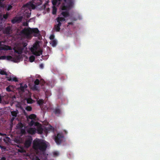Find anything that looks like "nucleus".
<instances>
[{
    "mask_svg": "<svg viewBox=\"0 0 160 160\" xmlns=\"http://www.w3.org/2000/svg\"><path fill=\"white\" fill-rule=\"evenodd\" d=\"M35 59V57L34 56L32 55L29 58V61L30 62H33Z\"/></svg>",
    "mask_w": 160,
    "mask_h": 160,
    "instance_id": "obj_24",
    "label": "nucleus"
},
{
    "mask_svg": "<svg viewBox=\"0 0 160 160\" xmlns=\"http://www.w3.org/2000/svg\"><path fill=\"white\" fill-rule=\"evenodd\" d=\"M50 39V40H53L54 38V35L52 34L49 37Z\"/></svg>",
    "mask_w": 160,
    "mask_h": 160,
    "instance_id": "obj_39",
    "label": "nucleus"
},
{
    "mask_svg": "<svg viewBox=\"0 0 160 160\" xmlns=\"http://www.w3.org/2000/svg\"><path fill=\"white\" fill-rule=\"evenodd\" d=\"M36 160H41L38 157H36Z\"/></svg>",
    "mask_w": 160,
    "mask_h": 160,
    "instance_id": "obj_52",
    "label": "nucleus"
},
{
    "mask_svg": "<svg viewBox=\"0 0 160 160\" xmlns=\"http://www.w3.org/2000/svg\"><path fill=\"white\" fill-rule=\"evenodd\" d=\"M18 147H19V148L20 147L19 145H18Z\"/></svg>",
    "mask_w": 160,
    "mask_h": 160,
    "instance_id": "obj_56",
    "label": "nucleus"
},
{
    "mask_svg": "<svg viewBox=\"0 0 160 160\" xmlns=\"http://www.w3.org/2000/svg\"><path fill=\"white\" fill-rule=\"evenodd\" d=\"M35 6L32 3V4H31L30 9L29 10L30 11H31V8H32V9H35Z\"/></svg>",
    "mask_w": 160,
    "mask_h": 160,
    "instance_id": "obj_31",
    "label": "nucleus"
},
{
    "mask_svg": "<svg viewBox=\"0 0 160 160\" xmlns=\"http://www.w3.org/2000/svg\"><path fill=\"white\" fill-rule=\"evenodd\" d=\"M21 133L22 134H25L26 133V131L25 128H22L20 129Z\"/></svg>",
    "mask_w": 160,
    "mask_h": 160,
    "instance_id": "obj_28",
    "label": "nucleus"
},
{
    "mask_svg": "<svg viewBox=\"0 0 160 160\" xmlns=\"http://www.w3.org/2000/svg\"><path fill=\"white\" fill-rule=\"evenodd\" d=\"M39 67L41 69H43V67H44V66H43V64H42V63L41 64L39 65Z\"/></svg>",
    "mask_w": 160,
    "mask_h": 160,
    "instance_id": "obj_43",
    "label": "nucleus"
},
{
    "mask_svg": "<svg viewBox=\"0 0 160 160\" xmlns=\"http://www.w3.org/2000/svg\"><path fill=\"white\" fill-rule=\"evenodd\" d=\"M32 89L34 90H38V88L36 85L34 84L33 87L32 88Z\"/></svg>",
    "mask_w": 160,
    "mask_h": 160,
    "instance_id": "obj_36",
    "label": "nucleus"
},
{
    "mask_svg": "<svg viewBox=\"0 0 160 160\" xmlns=\"http://www.w3.org/2000/svg\"><path fill=\"white\" fill-rule=\"evenodd\" d=\"M64 2L61 6V8L62 10H66V11H62L61 12V15L65 18L69 16V13L68 11L71 9L73 6L72 0H63Z\"/></svg>",
    "mask_w": 160,
    "mask_h": 160,
    "instance_id": "obj_2",
    "label": "nucleus"
},
{
    "mask_svg": "<svg viewBox=\"0 0 160 160\" xmlns=\"http://www.w3.org/2000/svg\"><path fill=\"white\" fill-rule=\"evenodd\" d=\"M16 106L17 107H18L19 108H20L21 109H23V108L21 106V105L20 104H18V105H16Z\"/></svg>",
    "mask_w": 160,
    "mask_h": 160,
    "instance_id": "obj_42",
    "label": "nucleus"
},
{
    "mask_svg": "<svg viewBox=\"0 0 160 160\" xmlns=\"http://www.w3.org/2000/svg\"><path fill=\"white\" fill-rule=\"evenodd\" d=\"M0 74L2 75H8L7 73L4 70H1L0 71Z\"/></svg>",
    "mask_w": 160,
    "mask_h": 160,
    "instance_id": "obj_30",
    "label": "nucleus"
},
{
    "mask_svg": "<svg viewBox=\"0 0 160 160\" xmlns=\"http://www.w3.org/2000/svg\"><path fill=\"white\" fill-rule=\"evenodd\" d=\"M1 44H2L1 42H0V46H1Z\"/></svg>",
    "mask_w": 160,
    "mask_h": 160,
    "instance_id": "obj_54",
    "label": "nucleus"
},
{
    "mask_svg": "<svg viewBox=\"0 0 160 160\" xmlns=\"http://www.w3.org/2000/svg\"><path fill=\"white\" fill-rule=\"evenodd\" d=\"M43 103V99H39L37 101V103L40 106L42 105Z\"/></svg>",
    "mask_w": 160,
    "mask_h": 160,
    "instance_id": "obj_25",
    "label": "nucleus"
},
{
    "mask_svg": "<svg viewBox=\"0 0 160 160\" xmlns=\"http://www.w3.org/2000/svg\"><path fill=\"white\" fill-rule=\"evenodd\" d=\"M64 136L62 133H58L55 136L54 140L57 144H60L62 141Z\"/></svg>",
    "mask_w": 160,
    "mask_h": 160,
    "instance_id": "obj_5",
    "label": "nucleus"
},
{
    "mask_svg": "<svg viewBox=\"0 0 160 160\" xmlns=\"http://www.w3.org/2000/svg\"><path fill=\"white\" fill-rule=\"evenodd\" d=\"M22 20V18H15L12 20V22L13 23H15L16 22L19 21H21Z\"/></svg>",
    "mask_w": 160,
    "mask_h": 160,
    "instance_id": "obj_18",
    "label": "nucleus"
},
{
    "mask_svg": "<svg viewBox=\"0 0 160 160\" xmlns=\"http://www.w3.org/2000/svg\"><path fill=\"white\" fill-rule=\"evenodd\" d=\"M53 155L54 156H58L59 155V153L57 152H54L53 153Z\"/></svg>",
    "mask_w": 160,
    "mask_h": 160,
    "instance_id": "obj_38",
    "label": "nucleus"
},
{
    "mask_svg": "<svg viewBox=\"0 0 160 160\" xmlns=\"http://www.w3.org/2000/svg\"><path fill=\"white\" fill-rule=\"evenodd\" d=\"M11 87H12V86H10V85L8 87L6 88V90L7 91L9 92L12 91V90L11 89Z\"/></svg>",
    "mask_w": 160,
    "mask_h": 160,
    "instance_id": "obj_33",
    "label": "nucleus"
},
{
    "mask_svg": "<svg viewBox=\"0 0 160 160\" xmlns=\"http://www.w3.org/2000/svg\"><path fill=\"white\" fill-rule=\"evenodd\" d=\"M57 44V41L55 40H53L52 42V46L55 47Z\"/></svg>",
    "mask_w": 160,
    "mask_h": 160,
    "instance_id": "obj_27",
    "label": "nucleus"
},
{
    "mask_svg": "<svg viewBox=\"0 0 160 160\" xmlns=\"http://www.w3.org/2000/svg\"><path fill=\"white\" fill-rule=\"evenodd\" d=\"M43 129L41 127H38L37 128V132L38 134H41L43 132Z\"/></svg>",
    "mask_w": 160,
    "mask_h": 160,
    "instance_id": "obj_21",
    "label": "nucleus"
},
{
    "mask_svg": "<svg viewBox=\"0 0 160 160\" xmlns=\"http://www.w3.org/2000/svg\"><path fill=\"white\" fill-rule=\"evenodd\" d=\"M23 48L22 47H17L16 50H15V52L19 54H21L22 52Z\"/></svg>",
    "mask_w": 160,
    "mask_h": 160,
    "instance_id": "obj_13",
    "label": "nucleus"
},
{
    "mask_svg": "<svg viewBox=\"0 0 160 160\" xmlns=\"http://www.w3.org/2000/svg\"><path fill=\"white\" fill-rule=\"evenodd\" d=\"M8 14H4L3 16V18H4L5 19H7L8 18Z\"/></svg>",
    "mask_w": 160,
    "mask_h": 160,
    "instance_id": "obj_40",
    "label": "nucleus"
},
{
    "mask_svg": "<svg viewBox=\"0 0 160 160\" xmlns=\"http://www.w3.org/2000/svg\"><path fill=\"white\" fill-rule=\"evenodd\" d=\"M40 81L39 79H37L34 82V84L36 85H38L39 84Z\"/></svg>",
    "mask_w": 160,
    "mask_h": 160,
    "instance_id": "obj_32",
    "label": "nucleus"
},
{
    "mask_svg": "<svg viewBox=\"0 0 160 160\" xmlns=\"http://www.w3.org/2000/svg\"><path fill=\"white\" fill-rule=\"evenodd\" d=\"M68 25H73V23L72 22H69L68 23Z\"/></svg>",
    "mask_w": 160,
    "mask_h": 160,
    "instance_id": "obj_48",
    "label": "nucleus"
},
{
    "mask_svg": "<svg viewBox=\"0 0 160 160\" xmlns=\"http://www.w3.org/2000/svg\"><path fill=\"white\" fill-rule=\"evenodd\" d=\"M20 33L28 38H31V34L33 35L35 37H38L40 35L39 31L36 28L29 29L25 28L21 31Z\"/></svg>",
    "mask_w": 160,
    "mask_h": 160,
    "instance_id": "obj_3",
    "label": "nucleus"
},
{
    "mask_svg": "<svg viewBox=\"0 0 160 160\" xmlns=\"http://www.w3.org/2000/svg\"><path fill=\"white\" fill-rule=\"evenodd\" d=\"M62 0H53L52 3L54 6H56L57 4H59Z\"/></svg>",
    "mask_w": 160,
    "mask_h": 160,
    "instance_id": "obj_15",
    "label": "nucleus"
},
{
    "mask_svg": "<svg viewBox=\"0 0 160 160\" xmlns=\"http://www.w3.org/2000/svg\"><path fill=\"white\" fill-rule=\"evenodd\" d=\"M2 15L1 14H0V20H2Z\"/></svg>",
    "mask_w": 160,
    "mask_h": 160,
    "instance_id": "obj_51",
    "label": "nucleus"
},
{
    "mask_svg": "<svg viewBox=\"0 0 160 160\" xmlns=\"http://www.w3.org/2000/svg\"><path fill=\"white\" fill-rule=\"evenodd\" d=\"M65 19L64 18H62L60 17H58L56 18V20L58 23L54 25L53 29L57 32H59L62 22L65 21Z\"/></svg>",
    "mask_w": 160,
    "mask_h": 160,
    "instance_id": "obj_4",
    "label": "nucleus"
},
{
    "mask_svg": "<svg viewBox=\"0 0 160 160\" xmlns=\"http://www.w3.org/2000/svg\"><path fill=\"white\" fill-rule=\"evenodd\" d=\"M6 78L7 79V80L9 81H14L15 82H17L18 81V80L16 77H13L12 78V77L11 76H8V75L6 77Z\"/></svg>",
    "mask_w": 160,
    "mask_h": 160,
    "instance_id": "obj_10",
    "label": "nucleus"
},
{
    "mask_svg": "<svg viewBox=\"0 0 160 160\" xmlns=\"http://www.w3.org/2000/svg\"><path fill=\"white\" fill-rule=\"evenodd\" d=\"M32 100L31 99H28L27 100V102L28 103H32Z\"/></svg>",
    "mask_w": 160,
    "mask_h": 160,
    "instance_id": "obj_37",
    "label": "nucleus"
},
{
    "mask_svg": "<svg viewBox=\"0 0 160 160\" xmlns=\"http://www.w3.org/2000/svg\"><path fill=\"white\" fill-rule=\"evenodd\" d=\"M32 140V139L31 137L27 138L24 142L25 147L26 148H29L31 144Z\"/></svg>",
    "mask_w": 160,
    "mask_h": 160,
    "instance_id": "obj_6",
    "label": "nucleus"
},
{
    "mask_svg": "<svg viewBox=\"0 0 160 160\" xmlns=\"http://www.w3.org/2000/svg\"><path fill=\"white\" fill-rule=\"evenodd\" d=\"M24 25L27 26L28 25V23L27 22H26L25 24Z\"/></svg>",
    "mask_w": 160,
    "mask_h": 160,
    "instance_id": "obj_53",
    "label": "nucleus"
},
{
    "mask_svg": "<svg viewBox=\"0 0 160 160\" xmlns=\"http://www.w3.org/2000/svg\"><path fill=\"white\" fill-rule=\"evenodd\" d=\"M1 160H6V158L5 157H2L1 159Z\"/></svg>",
    "mask_w": 160,
    "mask_h": 160,
    "instance_id": "obj_45",
    "label": "nucleus"
},
{
    "mask_svg": "<svg viewBox=\"0 0 160 160\" xmlns=\"http://www.w3.org/2000/svg\"><path fill=\"white\" fill-rule=\"evenodd\" d=\"M11 113L13 117H17V114L19 113V112L18 110H17L15 111H11Z\"/></svg>",
    "mask_w": 160,
    "mask_h": 160,
    "instance_id": "obj_17",
    "label": "nucleus"
},
{
    "mask_svg": "<svg viewBox=\"0 0 160 160\" xmlns=\"http://www.w3.org/2000/svg\"><path fill=\"white\" fill-rule=\"evenodd\" d=\"M38 44L35 43L33 45V47L31 48V49H33L34 50H37L38 49Z\"/></svg>",
    "mask_w": 160,
    "mask_h": 160,
    "instance_id": "obj_26",
    "label": "nucleus"
},
{
    "mask_svg": "<svg viewBox=\"0 0 160 160\" xmlns=\"http://www.w3.org/2000/svg\"><path fill=\"white\" fill-rule=\"evenodd\" d=\"M28 118L32 120H35L36 118V116L34 114H31L28 116Z\"/></svg>",
    "mask_w": 160,
    "mask_h": 160,
    "instance_id": "obj_20",
    "label": "nucleus"
},
{
    "mask_svg": "<svg viewBox=\"0 0 160 160\" xmlns=\"http://www.w3.org/2000/svg\"><path fill=\"white\" fill-rule=\"evenodd\" d=\"M0 148L1 149H5V148L4 146H2L0 145Z\"/></svg>",
    "mask_w": 160,
    "mask_h": 160,
    "instance_id": "obj_46",
    "label": "nucleus"
},
{
    "mask_svg": "<svg viewBox=\"0 0 160 160\" xmlns=\"http://www.w3.org/2000/svg\"><path fill=\"white\" fill-rule=\"evenodd\" d=\"M29 125L31 126L34 125V126H38L39 125V123L37 122H35L33 120H32L31 121L29 122Z\"/></svg>",
    "mask_w": 160,
    "mask_h": 160,
    "instance_id": "obj_14",
    "label": "nucleus"
},
{
    "mask_svg": "<svg viewBox=\"0 0 160 160\" xmlns=\"http://www.w3.org/2000/svg\"><path fill=\"white\" fill-rule=\"evenodd\" d=\"M0 49L4 50H10L11 49V47L9 46L5 45L3 47H0Z\"/></svg>",
    "mask_w": 160,
    "mask_h": 160,
    "instance_id": "obj_16",
    "label": "nucleus"
},
{
    "mask_svg": "<svg viewBox=\"0 0 160 160\" xmlns=\"http://www.w3.org/2000/svg\"><path fill=\"white\" fill-rule=\"evenodd\" d=\"M30 16L29 15H28V17H29Z\"/></svg>",
    "mask_w": 160,
    "mask_h": 160,
    "instance_id": "obj_58",
    "label": "nucleus"
},
{
    "mask_svg": "<svg viewBox=\"0 0 160 160\" xmlns=\"http://www.w3.org/2000/svg\"><path fill=\"white\" fill-rule=\"evenodd\" d=\"M2 135V134L0 132V135Z\"/></svg>",
    "mask_w": 160,
    "mask_h": 160,
    "instance_id": "obj_55",
    "label": "nucleus"
},
{
    "mask_svg": "<svg viewBox=\"0 0 160 160\" xmlns=\"http://www.w3.org/2000/svg\"><path fill=\"white\" fill-rule=\"evenodd\" d=\"M27 132L29 134H34L36 132V129L35 128H30L27 130Z\"/></svg>",
    "mask_w": 160,
    "mask_h": 160,
    "instance_id": "obj_12",
    "label": "nucleus"
},
{
    "mask_svg": "<svg viewBox=\"0 0 160 160\" xmlns=\"http://www.w3.org/2000/svg\"><path fill=\"white\" fill-rule=\"evenodd\" d=\"M27 45V44L26 42H24L22 44V48H25Z\"/></svg>",
    "mask_w": 160,
    "mask_h": 160,
    "instance_id": "obj_41",
    "label": "nucleus"
},
{
    "mask_svg": "<svg viewBox=\"0 0 160 160\" xmlns=\"http://www.w3.org/2000/svg\"><path fill=\"white\" fill-rule=\"evenodd\" d=\"M31 2H29L27 3L26 4L24 5L23 6V7L25 8H27L29 9V10L30 9L31 4H32Z\"/></svg>",
    "mask_w": 160,
    "mask_h": 160,
    "instance_id": "obj_19",
    "label": "nucleus"
},
{
    "mask_svg": "<svg viewBox=\"0 0 160 160\" xmlns=\"http://www.w3.org/2000/svg\"><path fill=\"white\" fill-rule=\"evenodd\" d=\"M53 112L57 116H58L62 113V111L59 107H58L53 109Z\"/></svg>",
    "mask_w": 160,
    "mask_h": 160,
    "instance_id": "obj_9",
    "label": "nucleus"
},
{
    "mask_svg": "<svg viewBox=\"0 0 160 160\" xmlns=\"http://www.w3.org/2000/svg\"><path fill=\"white\" fill-rule=\"evenodd\" d=\"M2 101V97L0 95V103H1Z\"/></svg>",
    "mask_w": 160,
    "mask_h": 160,
    "instance_id": "obj_49",
    "label": "nucleus"
},
{
    "mask_svg": "<svg viewBox=\"0 0 160 160\" xmlns=\"http://www.w3.org/2000/svg\"><path fill=\"white\" fill-rule=\"evenodd\" d=\"M12 8V6H11V5H9L8 6L7 8V10L8 11H9L11 10Z\"/></svg>",
    "mask_w": 160,
    "mask_h": 160,
    "instance_id": "obj_35",
    "label": "nucleus"
},
{
    "mask_svg": "<svg viewBox=\"0 0 160 160\" xmlns=\"http://www.w3.org/2000/svg\"><path fill=\"white\" fill-rule=\"evenodd\" d=\"M31 51L32 53L36 56H40L42 54V50L40 49L38 51L37 50H34L33 49H31Z\"/></svg>",
    "mask_w": 160,
    "mask_h": 160,
    "instance_id": "obj_8",
    "label": "nucleus"
},
{
    "mask_svg": "<svg viewBox=\"0 0 160 160\" xmlns=\"http://www.w3.org/2000/svg\"><path fill=\"white\" fill-rule=\"evenodd\" d=\"M18 152L21 153H23L25 152V150L22 148H20L18 150Z\"/></svg>",
    "mask_w": 160,
    "mask_h": 160,
    "instance_id": "obj_29",
    "label": "nucleus"
},
{
    "mask_svg": "<svg viewBox=\"0 0 160 160\" xmlns=\"http://www.w3.org/2000/svg\"><path fill=\"white\" fill-rule=\"evenodd\" d=\"M57 11V9L56 8L53 6L52 7V14L53 15H55Z\"/></svg>",
    "mask_w": 160,
    "mask_h": 160,
    "instance_id": "obj_23",
    "label": "nucleus"
},
{
    "mask_svg": "<svg viewBox=\"0 0 160 160\" xmlns=\"http://www.w3.org/2000/svg\"><path fill=\"white\" fill-rule=\"evenodd\" d=\"M17 127L18 128L21 129L23 127V125L21 122H19L17 125Z\"/></svg>",
    "mask_w": 160,
    "mask_h": 160,
    "instance_id": "obj_22",
    "label": "nucleus"
},
{
    "mask_svg": "<svg viewBox=\"0 0 160 160\" xmlns=\"http://www.w3.org/2000/svg\"><path fill=\"white\" fill-rule=\"evenodd\" d=\"M11 29V27L10 26H8L4 28L3 30V33L5 34H9Z\"/></svg>",
    "mask_w": 160,
    "mask_h": 160,
    "instance_id": "obj_11",
    "label": "nucleus"
},
{
    "mask_svg": "<svg viewBox=\"0 0 160 160\" xmlns=\"http://www.w3.org/2000/svg\"><path fill=\"white\" fill-rule=\"evenodd\" d=\"M20 87L18 88V90L20 92L23 93L25 92V90L27 88V86L26 84L24 85L21 84Z\"/></svg>",
    "mask_w": 160,
    "mask_h": 160,
    "instance_id": "obj_7",
    "label": "nucleus"
},
{
    "mask_svg": "<svg viewBox=\"0 0 160 160\" xmlns=\"http://www.w3.org/2000/svg\"><path fill=\"white\" fill-rule=\"evenodd\" d=\"M65 132L66 133H67L66 131H65Z\"/></svg>",
    "mask_w": 160,
    "mask_h": 160,
    "instance_id": "obj_57",
    "label": "nucleus"
},
{
    "mask_svg": "<svg viewBox=\"0 0 160 160\" xmlns=\"http://www.w3.org/2000/svg\"><path fill=\"white\" fill-rule=\"evenodd\" d=\"M15 118L14 117H13L12 118H11V121L12 122H13V121L15 119Z\"/></svg>",
    "mask_w": 160,
    "mask_h": 160,
    "instance_id": "obj_50",
    "label": "nucleus"
},
{
    "mask_svg": "<svg viewBox=\"0 0 160 160\" xmlns=\"http://www.w3.org/2000/svg\"><path fill=\"white\" fill-rule=\"evenodd\" d=\"M12 58V56H8L7 57V59L8 60H10Z\"/></svg>",
    "mask_w": 160,
    "mask_h": 160,
    "instance_id": "obj_44",
    "label": "nucleus"
},
{
    "mask_svg": "<svg viewBox=\"0 0 160 160\" xmlns=\"http://www.w3.org/2000/svg\"><path fill=\"white\" fill-rule=\"evenodd\" d=\"M26 109L28 111H31L32 110V108L30 106H27L26 108Z\"/></svg>",
    "mask_w": 160,
    "mask_h": 160,
    "instance_id": "obj_34",
    "label": "nucleus"
},
{
    "mask_svg": "<svg viewBox=\"0 0 160 160\" xmlns=\"http://www.w3.org/2000/svg\"><path fill=\"white\" fill-rule=\"evenodd\" d=\"M1 58L2 59H5L6 57L5 56H1Z\"/></svg>",
    "mask_w": 160,
    "mask_h": 160,
    "instance_id": "obj_47",
    "label": "nucleus"
},
{
    "mask_svg": "<svg viewBox=\"0 0 160 160\" xmlns=\"http://www.w3.org/2000/svg\"><path fill=\"white\" fill-rule=\"evenodd\" d=\"M47 148V144L42 140L38 139L33 141V148L37 154L40 152L43 156H45Z\"/></svg>",
    "mask_w": 160,
    "mask_h": 160,
    "instance_id": "obj_1",
    "label": "nucleus"
}]
</instances>
